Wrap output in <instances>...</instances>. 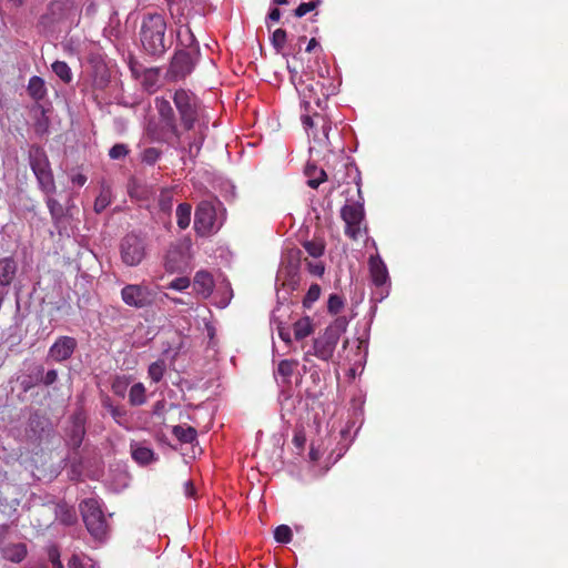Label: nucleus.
Instances as JSON below:
<instances>
[{"label":"nucleus","instance_id":"3","mask_svg":"<svg viewBox=\"0 0 568 568\" xmlns=\"http://www.w3.org/2000/svg\"><path fill=\"white\" fill-rule=\"evenodd\" d=\"M353 168L356 172L355 184L357 186L358 199L353 203L346 200V204L341 209V217L345 222V234L352 240H357L361 232V223L365 219L364 197L362 194L361 172L354 162L347 164V169Z\"/></svg>","mask_w":568,"mask_h":568},{"label":"nucleus","instance_id":"63","mask_svg":"<svg viewBox=\"0 0 568 568\" xmlns=\"http://www.w3.org/2000/svg\"><path fill=\"white\" fill-rule=\"evenodd\" d=\"M184 490H185V495L187 497H194L195 496V487H194V485H193V483L191 480H187L184 484Z\"/></svg>","mask_w":568,"mask_h":568},{"label":"nucleus","instance_id":"58","mask_svg":"<svg viewBox=\"0 0 568 568\" xmlns=\"http://www.w3.org/2000/svg\"><path fill=\"white\" fill-rule=\"evenodd\" d=\"M49 558L52 562L53 568H63L61 561H60V554L57 548H52L49 551Z\"/></svg>","mask_w":568,"mask_h":568},{"label":"nucleus","instance_id":"22","mask_svg":"<svg viewBox=\"0 0 568 568\" xmlns=\"http://www.w3.org/2000/svg\"><path fill=\"white\" fill-rule=\"evenodd\" d=\"M45 204L49 209L52 223L55 229H59L63 223L64 217L70 213V206L64 207L58 200L52 195H45Z\"/></svg>","mask_w":568,"mask_h":568},{"label":"nucleus","instance_id":"61","mask_svg":"<svg viewBox=\"0 0 568 568\" xmlns=\"http://www.w3.org/2000/svg\"><path fill=\"white\" fill-rule=\"evenodd\" d=\"M305 442H306V437L303 433H296L294 435L293 443L297 448H300V449L304 448Z\"/></svg>","mask_w":568,"mask_h":568},{"label":"nucleus","instance_id":"26","mask_svg":"<svg viewBox=\"0 0 568 568\" xmlns=\"http://www.w3.org/2000/svg\"><path fill=\"white\" fill-rule=\"evenodd\" d=\"M38 187L44 195H53L57 192L53 170L34 174Z\"/></svg>","mask_w":568,"mask_h":568},{"label":"nucleus","instance_id":"5","mask_svg":"<svg viewBox=\"0 0 568 568\" xmlns=\"http://www.w3.org/2000/svg\"><path fill=\"white\" fill-rule=\"evenodd\" d=\"M80 511L90 535L97 540H104L109 526L99 503L88 498L80 504Z\"/></svg>","mask_w":568,"mask_h":568},{"label":"nucleus","instance_id":"10","mask_svg":"<svg viewBox=\"0 0 568 568\" xmlns=\"http://www.w3.org/2000/svg\"><path fill=\"white\" fill-rule=\"evenodd\" d=\"M122 262L128 266H138L145 257V239L135 232L128 233L120 243Z\"/></svg>","mask_w":568,"mask_h":568},{"label":"nucleus","instance_id":"28","mask_svg":"<svg viewBox=\"0 0 568 568\" xmlns=\"http://www.w3.org/2000/svg\"><path fill=\"white\" fill-rule=\"evenodd\" d=\"M203 142H204L203 134H200L199 138H194L193 140H190L187 145H183L182 141L180 140V148H176V150L182 154V158L187 155L189 159L192 162H194L201 151Z\"/></svg>","mask_w":568,"mask_h":568},{"label":"nucleus","instance_id":"21","mask_svg":"<svg viewBox=\"0 0 568 568\" xmlns=\"http://www.w3.org/2000/svg\"><path fill=\"white\" fill-rule=\"evenodd\" d=\"M92 87L95 90H104L111 82V73L103 61H94L91 70Z\"/></svg>","mask_w":568,"mask_h":568},{"label":"nucleus","instance_id":"12","mask_svg":"<svg viewBox=\"0 0 568 568\" xmlns=\"http://www.w3.org/2000/svg\"><path fill=\"white\" fill-rule=\"evenodd\" d=\"M123 302L135 308L150 306L154 302V293L148 286L128 284L121 291Z\"/></svg>","mask_w":568,"mask_h":568},{"label":"nucleus","instance_id":"11","mask_svg":"<svg viewBox=\"0 0 568 568\" xmlns=\"http://www.w3.org/2000/svg\"><path fill=\"white\" fill-rule=\"evenodd\" d=\"M146 134L152 142L165 143L175 150L180 148L182 132L178 124L159 121L158 123L149 124Z\"/></svg>","mask_w":568,"mask_h":568},{"label":"nucleus","instance_id":"9","mask_svg":"<svg viewBox=\"0 0 568 568\" xmlns=\"http://www.w3.org/2000/svg\"><path fill=\"white\" fill-rule=\"evenodd\" d=\"M199 59V55H194L184 49H175L170 59L165 79L171 82L184 80L193 72Z\"/></svg>","mask_w":568,"mask_h":568},{"label":"nucleus","instance_id":"31","mask_svg":"<svg viewBox=\"0 0 568 568\" xmlns=\"http://www.w3.org/2000/svg\"><path fill=\"white\" fill-rule=\"evenodd\" d=\"M295 359H283L277 365V374L282 377V384L288 386L291 384V376L293 375L294 368L297 366Z\"/></svg>","mask_w":568,"mask_h":568},{"label":"nucleus","instance_id":"18","mask_svg":"<svg viewBox=\"0 0 568 568\" xmlns=\"http://www.w3.org/2000/svg\"><path fill=\"white\" fill-rule=\"evenodd\" d=\"M28 160L33 174L52 170L49 156L40 144L33 143L29 146Z\"/></svg>","mask_w":568,"mask_h":568},{"label":"nucleus","instance_id":"39","mask_svg":"<svg viewBox=\"0 0 568 568\" xmlns=\"http://www.w3.org/2000/svg\"><path fill=\"white\" fill-rule=\"evenodd\" d=\"M321 291V286L317 283H313L303 298V307L311 308L313 303L320 298Z\"/></svg>","mask_w":568,"mask_h":568},{"label":"nucleus","instance_id":"48","mask_svg":"<svg viewBox=\"0 0 568 568\" xmlns=\"http://www.w3.org/2000/svg\"><path fill=\"white\" fill-rule=\"evenodd\" d=\"M182 253L179 248L170 250L165 256V268L170 272H174L178 267L179 260Z\"/></svg>","mask_w":568,"mask_h":568},{"label":"nucleus","instance_id":"46","mask_svg":"<svg viewBox=\"0 0 568 568\" xmlns=\"http://www.w3.org/2000/svg\"><path fill=\"white\" fill-rule=\"evenodd\" d=\"M348 325V321L345 316H338L334 320L332 324H329L326 328L335 334L338 338H341V335L346 331Z\"/></svg>","mask_w":568,"mask_h":568},{"label":"nucleus","instance_id":"6","mask_svg":"<svg viewBox=\"0 0 568 568\" xmlns=\"http://www.w3.org/2000/svg\"><path fill=\"white\" fill-rule=\"evenodd\" d=\"M170 13L176 26H190L192 21H202L209 12L205 0H179L170 4Z\"/></svg>","mask_w":568,"mask_h":568},{"label":"nucleus","instance_id":"13","mask_svg":"<svg viewBox=\"0 0 568 568\" xmlns=\"http://www.w3.org/2000/svg\"><path fill=\"white\" fill-rule=\"evenodd\" d=\"M276 296H277V302H276V306L273 310L272 315H271V323L276 325V329H277V333H278V336L281 337V339L286 344H291L292 343L291 333L285 327L286 322L284 320V316H287V317L291 316L292 311L290 310V305H293L294 303L288 302L287 296H281L278 291L276 293Z\"/></svg>","mask_w":568,"mask_h":568},{"label":"nucleus","instance_id":"54","mask_svg":"<svg viewBox=\"0 0 568 568\" xmlns=\"http://www.w3.org/2000/svg\"><path fill=\"white\" fill-rule=\"evenodd\" d=\"M190 286V280L187 277H178L173 280L169 287L175 291H183Z\"/></svg>","mask_w":568,"mask_h":568},{"label":"nucleus","instance_id":"30","mask_svg":"<svg viewBox=\"0 0 568 568\" xmlns=\"http://www.w3.org/2000/svg\"><path fill=\"white\" fill-rule=\"evenodd\" d=\"M293 328H294V337L296 341H302L303 338L311 335L314 331L312 320L307 315L300 318L298 321H296L293 324Z\"/></svg>","mask_w":568,"mask_h":568},{"label":"nucleus","instance_id":"38","mask_svg":"<svg viewBox=\"0 0 568 568\" xmlns=\"http://www.w3.org/2000/svg\"><path fill=\"white\" fill-rule=\"evenodd\" d=\"M52 71L54 74L64 83H70L72 81V71L67 62L64 61H55L52 63Z\"/></svg>","mask_w":568,"mask_h":568},{"label":"nucleus","instance_id":"64","mask_svg":"<svg viewBox=\"0 0 568 568\" xmlns=\"http://www.w3.org/2000/svg\"><path fill=\"white\" fill-rule=\"evenodd\" d=\"M69 567L70 568H83L80 559L77 556H72L69 560Z\"/></svg>","mask_w":568,"mask_h":568},{"label":"nucleus","instance_id":"29","mask_svg":"<svg viewBox=\"0 0 568 568\" xmlns=\"http://www.w3.org/2000/svg\"><path fill=\"white\" fill-rule=\"evenodd\" d=\"M156 109L159 112V121L166 122L170 124H178L176 123V115L175 112L170 103V101L158 98L155 100Z\"/></svg>","mask_w":568,"mask_h":568},{"label":"nucleus","instance_id":"27","mask_svg":"<svg viewBox=\"0 0 568 568\" xmlns=\"http://www.w3.org/2000/svg\"><path fill=\"white\" fill-rule=\"evenodd\" d=\"M27 92L34 101H42L47 95L44 80L38 75L31 77L27 87Z\"/></svg>","mask_w":568,"mask_h":568},{"label":"nucleus","instance_id":"32","mask_svg":"<svg viewBox=\"0 0 568 568\" xmlns=\"http://www.w3.org/2000/svg\"><path fill=\"white\" fill-rule=\"evenodd\" d=\"M131 454L132 458L140 465H148L155 460L154 452L145 446L132 447Z\"/></svg>","mask_w":568,"mask_h":568},{"label":"nucleus","instance_id":"52","mask_svg":"<svg viewBox=\"0 0 568 568\" xmlns=\"http://www.w3.org/2000/svg\"><path fill=\"white\" fill-rule=\"evenodd\" d=\"M327 181V173L325 172L324 169H320V176L317 178H310L307 180V185L312 189H317L320 186L321 183Z\"/></svg>","mask_w":568,"mask_h":568},{"label":"nucleus","instance_id":"19","mask_svg":"<svg viewBox=\"0 0 568 568\" xmlns=\"http://www.w3.org/2000/svg\"><path fill=\"white\" fill-rule=\"evenodd\" d=\"M176 36V48L184 49L194 55H201V49L199 41L196 40L190 26L179 27L175 31Z\"/></svg>","mask_w":568,"mask_h":568},{"label":"nucleus","instance_id":"15","mask_svg":"<svg viewBox=\"0 0 568 568\" xmlns=\"http://www.w3.org/2000/svg\"><path fill=\"white\" fill-rule=\"evenodd\" d=\"M85 422L87 417L84 410L82 408H78L70 416V426L67 429L68 435V445L72 450L77 452L84 439L85 436Z\"/></svg>","mask_w":568,"mask_h":568},{"label":"nucleus","instance_id":"33","mask_svg":"<svg viewBox=\"0 0 568 568\" xmlns=\"http://www.w3.org/2000/svg\"><path fill=\"white\" fill-rule=\"evenodd\" d=\"M172 433L183 444H192L197 437V432L192 426L184 428L181 425H175Z\"/></svg>","mask_w":568,"mask_h":568},{"label":"nucleus","instance_id":"25","mask_svg":"<svg viewBox=\"0 0 568 568\" xmlns=\"http://www.w3.org/2000/svg\"><path fill=\"white\" fill-rule=\"evenodd\" d=\"M17 273V262L12 257L0 258V286H9Z\"/></svg>","mask_w":568,"mask_h":568},{"label":"nucleus","instance_id":"35","mask_svg":"<svg viewBox=\"0 0 568 568\" xmlns=\"http://www.w3.org/2000/svg\"><path fill=\"white\" fill-rule=\"evenodd\" d=\"M271 44L273 45L276 53H282L285 58L287 54L283 52L285 43L287 41V32L286 30L278 28L276 29L271 37Z\"/></svg>","mask_w":568,"mask_h":568},{"label":"nucleus","instance_id":"37","mask_svg":"<svg viewBox=\"0 0 568 568\" xmlns=\"http://www.w3.org/2000/svg\"><path fill=\"white\" fill-rule=\"evenodd\" d=\"M129 402L132 406H140L145 403V387L142 383H136L130 388Z\"/></svg>","mask_w":568,"mask_h":568},{"label":"nucleus","instance_id":"40","mask_svg":"<svg viewBox=\"0 0 568 568\" xmlns=\"http://www.w3.org/2000/svg\"><path fill=\"white\" fill-rule=\"evenodd\" d=\"M165 372L164 359H158L149 366L148 373L153 382H160Z\"/></svg>","mask_w":568,"mask_h":568},{"label":"nucleus","instance_id":"17","mask_svg":"<svg viewBox=\"0 0 568 568\" xmlns=\"http://www.w3.org/2000/svg\"><path fill=\"white\" fill-rule=\"evenodd\" d=\"M338 341L335 334L325 328L324 334L313 341V354L323 361H329Z\"/></svg>","mask_w":568,"mask_h":568},{"label":"nucleus","instance_id":"20","mask_svg":"<svg viewBox=\"0 0 568 568\" xmlns=\"http://www.w3.org/2000/svg\"><path fill=\"white\" fill-rule=\"evenodd\" d=\"M372 282L376 286H383L389 281L388 271L379 255H372L368 260Z\"/></svg>","mask_w":568,"mask_h":568},{"label":"nucleus","instance_id":"60","mask_svg":"<svg viewBox=\"0 0 568 568\" xmlns=\"http://www.w3.org/2000/svg\"><path fill=\"white\" fill-rule=\"evenodd\" d=\"M304 173L308 178H317L316 175H320V169L314 163H307Z\"/></svg>","mask_w":568,"mask_h":568},{"label":"nucleus","instance_id":"42","mask_svg":"<svg viewBox=\"0 0 568 568\" xmlns=\"http://www.w3.org/2000/svg\"><path fill=\"white\" fill-rule=\"evenodd\" d=\"M303 247L313 257H321L325 252V243L323 241H305Z\"/></svg>","mask_w":568,"mask_h":568},{"label":"nucleus","instance_id":"16","mask_svg":"<svg viewBox=\"0 0 568 568\" xmlns=\"http://www.w3.org/2000/svg\"><path fill=\"white\" fill-rule=\"evenodd\" d=\"M78 347V342L71 336H60L50 346L48 357L55 362H64L72 357Z\"/></svg>","mask_w":568,"mask_h":568},{"label":"nucleus","instance_id":"4","mask_svg":"<svg viewBox=\"0 0 568 568\" xmlns=\"http://www.w3.org/2000/svg\"><path fill=\"white\" fill-rule=\"evenodd\" d=\"M172 100L179 112L182 128L185 131L193 130L201 111L199 98L189 90L179 89L173 93Z\"/></svg>","mask_w":568,"mask_h":568},{"label":"nucleus","instance_id":"1","mask_svg":"<svg viewBox=\"0 0 568 568\" xmlns=\"http://www.w3.org/2000/svg\"><path fill=\"white\" fill-rule=\"evenodd\" d=\"M168 23L163 14L148 12L143 14L139 31V39L144 54L153 59H160L173 45V31L169 34Z\"/></svg>","mask_w":568,"mask_h":568},{"label":"nucleus","instance_id":"41","mask_svg":"<svg viewBox=\"0 0 568 568\" xmlns=\"http://www.w3.org/2000/svg\"><path fill=\"white\" fill-rule=\"evenodd\" d=\"M173 207V196L169 190H162L159 196V209L161 212L171 214Z\"/></svg>","mask_w":568,"mask_h":568},{"label":"nucleus","instance_id":"56","mask_svg":"<svg viewBox=\"0 0 568 568\" xmlns=\"http://www.w3.org/2000/svg\"><path fill=\"white\" fill-rule=\"evenodd\" d=\"M281 16H282V12L277 8V6L271 8L265 18L266 26L270 28V22H278L281 19Z\"/></svg>","mask_w":568,"mask_h":568},{"label":"nucleus","instance_id":"8","mask_svg":"<svg viewBox=\"0 0 568 568\" xmlns=\"http://www.w3.org/2000/svg\"><path fill=\"white\" fill-rule=\"evenodd\" d=\"M53 432L51 419L41 409L29 408V416L26 424L24 435L29 443L41 444V442Z\"/></svg>","mask_w":568,"mask_h":568},{"label":"nucleus","instance_id":"59","mask_svg":"<svg viewBox=\"0 0 568 568\" xmlns=\"http://www.w3.org/2000/svg\"><path fill=\"white\" fill-rule=\"evenodd\" d=\"M38 384L39 383H36V379H33L32 376H28L20 382V386L24 393L29 392L32 387H34Z\"/></svg>","mask_w":568,"mask_h":568},{"label":"nucleus","instance_id":"43","mask_svg":"<svg viewBox=\"0 0 568 568\" xmlns=\"http://www.w3.org/2000/svg\"><path fill=\"white\" fill-rule=\"evenodd\" d=\"M292 537V529L287 525H280L274 530V539L280 544H288Z\"/></svg>","mask_w":568,"mask_h":568},{"label":"nucleus","instance_id":"53","mask_svg":"<svg viewBox=\"0 0 568 568\" xmlns=\"http://www.w3.org/2000/svg\"><path fill=\"white\" fill-rule=\"evenodd\" d=\"M110 414L119 425H122L126 417V410L120 406L111 407Z\"/></svg>","mask_w":568,"mask_h":568},{"label":"nucleus","instance_id":"47","mask_svg":"<svg viewBox=\"0 0 568 568\" xmlns=\"http://www.w3.org/2000/svg\"><path fill=\"white\" fill-rule=\"evenodd\" d=\"M162 151L158 148H146L142 152V162L148 165H153L161 158Z\"/></svg>","mask_w":568,"mask_h":568},{"label":"nucleus","instance_id":"34","mask_svg":"<svg viewBox=\"0 0 568 568\" xmlns=\"http://www.w3.org/2000/svg\"><path fill=\"white\" fill-rule=\"evenodd\" d=\"M55 516L64 525H73L77 520L75 513L72 508H69L67 504L55 505Z\"/></svg>","mask_w":568,"mask_h":568},{"label":"nucleus","instance_id":"2","mask_svg":"<svg viewBox=\"0 0 568 568\" xmlns=\"http://www.w3.org/2000/svg\"><path fill=\"white\" fill-rule=\"evenodd\" d=\"M78 7L73 0H51L45 11L39 17L37 27L45 34L61 31V28L73 22Z\"/></svg>","mask_w":568,"mask_h":568},{"label":"nucleus","instance_id":"36","mask_svg":"<svg viewBox=\"0 0 568 568\" xmlns=\"http://www.w3.org/2000/svg\"><path fill=\"white\" fill-rule=\"evenodd\" d=\"M192 206L189 203H181L176 209L178 225L180 229L185 230L191 222Z\"/></svg>","mask_w":568,"mask_h":568},{"label":"nucleus","instance_id":"45","mask_svg":"<svg viewBox=\"0 0 568 568\" xmlns=\"http://www.w3.org/2000/svg\"><path fill=\"white\" fill-rule=\"evenodd\" d=\"M321 3V0H313L310 2H301L293 11L294 17L302 18L308 12L314 11Z\"/></svg>","mask_w":568,"mask_h":568},{"label":"nucleus","instance_id":"49","mask_svg":"<svg viewBox=\"0 0 568 568\" xmlns=\"http://www.w3.org/2000/svg\"><path fill=\"white\" fill-rule=\"evenodd\" d=\"M129 153V148L126 144L116 143L109 150V156L112 160H121L124 159Z\"/></svg>","mask_w":568,"mask_h":568},{"label":"nucleus","instance_id":"50","mask_svg":"<svg viewBox=\"0 0 568 568\" xmlns=\"http://www.w3.org/2000/svg\"><path fill=\"white\" fill-rule=\"evenodd\" d=\"M38 108L41 110V118H39L36 122V132L37 133H40V134H43L45 132H48V128H49V118L45 116V110L42 105L38 104Z\"/></svg>","mask_w":568,"mask_h":568},{"label":"nucleus","instance_id":"7","mask_svg":"<svg viewBox=\"0 0 568 568\" xmlns=\"http://www.w3.org/2000/svg\"><path fill=\"white\" fill-rule=\"evenodd\" d=\"M303 252L297 247L287 250L283 257L282 267L277 273V280L283 278L282 286L287 288V293L291 294L298 290L301 283V262Z\"/></svg>","mask_w":568,"mask_h":568},{"label":"nucleus","instance_id":"23","mask_svg":"<svg viewBox=\"0 0 568 568\" xmlns=\"http://www.w3.org/2000/svg\"><path fill=\"white\" fill-rule=\"evenodd\" d=\"M194 288L204 298L209 297L214 287L213 276L205 271H199L194 276Z\"/></svg>","mask_w":568,"mask_h":568},{"label":"nucleus","instance_id":"44","mask_svg":"<svg viewBox=\"0 0 568 568\" xmlns=\"http://www.w3.org/2000/svg\"><path fill=\"white\" fill-rule=\"evenodd\" d=\"M344 307V300L338 294H331L327 301V312L337 315Z\"/></svg>","mask_w":568,"mask_h":568},{"label":"nucleus","instance_id":"14","mask_svg":"<svg viewBox=\"0 0 568 568\" xmlns=\"http://www.w3.org/2000/svg\"><path fill=\"white\" fill-rule=\"evenodd\" d=\"M215 220L214 206L207 201L200 202L194 214V230L196 234L200 236L209 235L214 229Z\"/></svg>","mask_w":568,"mask_h":568},{"label":"nucleus","instance_id":"55","mask_svg":"<svg viewBox=\"0 0 568 568\" xmlns=\"http://www.w3.org/2000/svg\"><path fill=\"white\" fill-rule=\"evenodd\" d=\"M306 266L308 272L316 276H322L325 272V266L322 262L313 263L307 261Z\"/></svg>","mask_w":568,"mask_h":568},{"label":"nucleus","instance_id":"62","mask_svg":"<svg viewBox=\"0 0 568 568\" xmlns=\"http://www.w3.org/2000/svg\"><path fill=\"white\" fill-rule=\"evenodd\" d=\"M164 407H165V404L163 400L156 402L153 406L152 414L158 415V416L162 415Z\"/></svg>","mask_w":568,"mask_h":568},{"label":"nucleus","instance_id":"57","mask_svg":"<svg viewBox=\"0 0 568 568\" xmlns=\"http://www.w3.org/2000/svg\"><path fill=\"white\" fill-rule=\"evenodd\" d=\"M109 204H110V200L105 195L101 194L94 201V211L97 213H101L102 211H104L106 209V206Z\"/></svg>","mask_w":568,"mask_h":568},{"label":"nucleus","instance_id":"51","mask_svg":"<svg viewBox=\"0 0 568 568\" xmlns=\"http://www.w3.org/2000/svg\"><path fill=\"white\" fill-rule=\"evenodd\" d=\"M58 381V371L49 369L44 373V376L41 378H37L36 383L42 384L44 386H51Z\"/></svg>","mask_w":568,"mask_h":568},{"label":"nucleus","instance_id":"24","mask_svg":"<svg viewBox=\"0 0 568 568\" xmlns=\"http://www.w3.org/2000/svg\"><path fill=\"white\" fill-rule=\"evenodd\" d=\"M28 554L27 545L23 542L9 544L1 549V555L6 560L19 564Z\"/></svg>","mask_w":568,"mask_h":568}]
</instances>
